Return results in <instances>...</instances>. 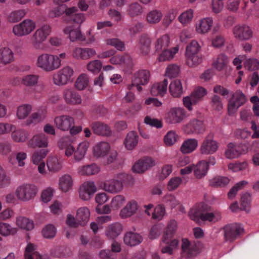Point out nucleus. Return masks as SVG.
I'll return each mask as SVG.
<instances>
[{"label": "nucleus", "instance_id": "nucleus-1", "mask_svg": "<svg viewBox=\"0 0 259 259\" xmlns=\"http://www.w3.org/2000/svg\"><path fill=\"white\" fill-rule=\"evenodd\" d=\"M132 179L131 176L125 174H118L114 178L106 180L103 184V189L106 192L116 193L122 190L123 184L127 180Z\"/></svg>", "mask_w": 259, "mask_h": 259}, {"label": "nucleus", "instance_id": "nucleus-2", "mask_svg": "<svg viewBox=\"0 0 259 259\" xmlns=\"http://www.w3.org/2000/svg\"><path fill=\"white\" fill-rule=\"evenodd\" d=\"M61 61L58 57L48 54H43L38 56L37 65L46 71H51L58 68Z\"/></svg>", "mask_w": 259, "mask_h": 259}, {"label": "nucleus", "instance_id": "nucleus-3", "mask_svg": "<svg viewBox=\"0 0 259 259\" xmlns=\"http://www.w3.org/2000/svg\"><path fill=\"white\" fill-rule=\"evenodd\" d=\"M206 90L202 87H198L195 89L189 96L183 98L184 106L190 111L192 110V106L196 105L201 101L206 95Z\"/></svg>", "mask_w": 259, "mask_h": 259}, {"label": "nucleus", "instance_id": "nucleus-4", "mask_svg": "<svg viewBox=\"0 0 259 259\" xmlns=\"http://www.w3.org/2000/svg\"><path fill=\"white\" fill-rule=\"evenodd\" d=\"M37 188L31 184L23 185L18 187L16 194L19 199L28 201L33 198L37 193Z\"/></svg>", "mask_w": 259, "mask_h": 259}, {"label": "nucleus", "instance_id": "nucleus-5", "mask_svg": "<svg viewBox=\"0 0 259 259\" xmlns=\"http://www.w3.org/2000/svg\"><path fill=\"white\" fill-rule=\"evenodd\" d=\"M73 74V69L69 66H66L54 74L53 82L58 85H64L70 79Z\"/></svg>", "mask_w": 259, "mask_h": 259}, {"label": "nucleus", "instance_id": "nucleus-6", "mask_svg": "<svg viewBox=\"0 0 259 259\" xmlns=\"http://www.w3.org/2000/svg\"><path fill=\"white\" fill-rule=\"evenodd\" d=\"M35 23L29 19L23 21L13 27V32L17 36H21L29 34L35 28Z\"/></svg>", "mask_w": 259, "mask_h": 259}, {"label": "nucleus", "instance_id": "nucleus-7", "mask_svg": "<svg viewBox=\"0 0 259 259\" xmlns=\"http://www.w3.org/2000/svg\"><path fill=\"white\" fill-rule=\"evenodd\" d=\"M51 32V27L44 25L37 29L31 37V42L34 48L38 49L40 44L44 41Z\"/></svg>", "mask_w": 259, "mask_h": 259}, {"label": "nucleus", "instance_id": "nucleus-8", "mask_svg": "<svg viewBox=\"0 0 259 259\" xmlns=\"http://www.w3.org/2000/svg\"><path fill=\"white\" fill-rule=\"evenodd\" d=\"M235 38L239 40H247L252 38L253 31L247 25H236L233 29Z\"/></svg>", "mask_w": 259, "mask_h": 259}, {"label": "nucleus", "instance_id": "nucleus-9", "mask_svg": "<svg viewBox=\"0 0 259 259\" xmlns=\"http://www.w3.org/2000/svg\"><path fill=\"white\" fill-rule=\"evenodd\" d=\"M218 147V142L213 140L212 136L208 135L200 146V152L202 154H212L217 151Z\"/></svg>", "mask_w": 259, "mask_h": 259}, {"label": "nucleus", "instance_id": "nucleus-10", "mask_svg": "<svg viewBox=\"0 0 259 259\" xmlns=\"http://www.w3.org/2000/svg\"><path fill=\"white\" fill-rule=\"evenodd\" d=\"M91 127L93 133L98 136L110 137L112 130L107 124L101 121H95L91 123Z\"/></svg>", "mask_w": 259, "mask_h": 259}, {"label": "nucleus", "instance_id": "nucleus-11", "mask_svg": "<svg viewBox=\"0 0 259 259\" xmlns=\"http://www.w3.org/2000/svg\"><path fill=\"white\" fill-rule=\"evenodd\" d=\"M54 123L58 129L63 131H68L74 124V119L69 115H61L55 118Z\"/></svg>", "mask_w": 259, "mask_h": 259}, {"label": "nucleus", "instance_id": "nucleus-12", "mask_svg": "<svg viewBox=\"0 0 259 259\" xmlns=\"http://www.w3.org/2000/svg\"><path fill=\"white\" fill-rule=\"evenodd\" d=\"M224 230L225 237L228 240H233L244 232V229L236 224L226 225Z\"/></svg>", "mask_w": 259, "mask_h": 259}, {"label": "nucleus", "instance_id": "nucleus-13", "mask_svg": "<svg viewBox=\"0 0 259 259\" xmlns=\"http://www.w3.org/2000/svg\"><path fill=\"white\" fill-rule=\"evenodd\" d=\"M96 191V187L93 182L84 183L79 189V197L83 200H88Z\"/></svg>", "mask_w": 259, "mask_h": 259}, {"label": "nucleus", "instance_id": "nucleus-14", "mask_svg": "<svg viewBox=\"0 0 259 259\" xmlns=\"http://www.w3.org/2000/svg\"><path fill=\"white\" fill-rule=\"evenodd\" d=\"M184 130L188 134L193 133L198 134L205 131V127L203 121L193 119L185 126Z\"/></svg>", "mask_w": 259, "mask_h": 259}, {"label": "nucleus", "instance_id": "nucleus-15", "mask_svg": "<svg viewBox=\"0 0 259 259\" xmlns=\"http://www.w3.org/2000/svg\"><path fill=\"white\" fill-rule=\"evenodd\" d=\"M185 117V112L180 108H173L167 113V120L172 124L181 122Z\"/></svg>", "mask_w": 259, "mask_h": 259}, {"label": "nucleus", "instance_id": "nucleus-16", "mask_svg": "<svg viewBox=\"0 0 259 259\" xmlns=\"http://www.w3.org/2000/svg\"><path fill=\"white\" fill-rule=\"evenodd\" d=\"M150 71L146 69L140 70L135 73L132 85L142 84L144 85L148 83L150 78Z\"/></svg>", "mask_w": 259, "mask_h": 259}, {"label": "nucleus", "instance_id": "nucleus-17", "mask_svg": "<svg viewBox=\"0 0 259 259\" xmlns=\"http://www.w3.org/2000/svg\"><path fill=\"white\" fill-rule=\"evenodd\" d=\"M48 137L44 134H40L34 136L28 141V145L33 148H46L48 146Z\"/></svg>", "mask_w": 259, "mask_h": 259}, {"label": "nucleus", "instance_id": "nucleus-18", "mask_svg": "<svg viewBox=\"0 0 259 259\" xmlns=\"http://www.w3.org/2000/svg\"><path fill=\"white\" fill-rule=\"evenodd\" d=\"M96 54L94 49L91 48H75L72 52V56L76 59L88 60Z\"/></svg>", "mask_w": 259, "mask_h": 259}, {"label": "nucleus", "instance_id": "nucleus-19", "mask_svg": "<svg viewBox=\"0 0 259 259\" xmlns=\"http://www.w3.org/2000/svg\"><path fill=\"white\" fill-rule=\"evenodd\" d=\"M142 240L143 238L141 235L138 233L131 231L126 233L123 238L124 243L130 246H134L138 245Z\"/></svg>", "mask_w": 259, "mask_h": 259}, {"label": "nucleus", "instance_id": "nucleus-20", "mask_svg": "<svg viewBox=\"0 0 259 259\" xmlns=\"http://www.w3.org/2000/svg\"><path fill=\"white\" fill-rule=\"evenodd\" d=\"M206 208H207V205L203 203L195 206L189 212L190 219L196 222H198L203 211L206 210Z\"/></svg>", "mask_w": 259, "mask_h": 259}, {"label": "nucleus", "instance_id": "nucleus-21", "mask_svg": "<svg viewBox=\"0 0 259 259\" xmlns=\"http://www.w3.org/2000/svg\"><path fill=\"white\" fill-rule=\"evenodd\" d=\"M140 50L141 54L144 56L148 55L150 51L151 40L149 36L143 34L139 38Z\"/></svg>", "mask_w": 259, "mask_h": 259}, {"label": "nucleus", "instance_id": "nucleus-22", "mask_svg": "<svg viewBox=\"0 0 259 259\" xmlns=\"http://www.w3.org/2000/svg\"><path fill=\"white\" fill-rule=\"evenodd\" d=\"M122 226L119 223H115L108 226L106 229V235L109 239H114L121 232Z\"/></svg>", "mask_w": 259, "mask_h": 259}, {"label": "nucleus", "instance_id": "nucleus-23", "mask_svg": "<svg viewBox=\"0 0 259 259\" xmlns=\"http://www.w3.org/2000/svg\"><path fill=\"white\" fill-rule=\"evenodd\" d=\"M63 97L68 104H77L81 102L80 97L75 92L70 89H65L63 92Z\"/></svg>", "mask_w": 259, "mask_h": 259}, {"label": "nucleus", "instance_id": "nucleus-24", "mask_svg": "<svg viewBox=\"0 0 259 259\" xmlns=\"http://www.w3.org/2000/svg\"><path fill=\"white\" fill-rule=\"evenodd\" d=\"M169 91L174 98H180L183 93L182 84L180 79H175L169 84Z\"/></svg>", "mask_w": 259, "mask_h": 259}, {"label": "nucleus", "instance_id": "nucleus-25", "mask_svg": "<svg viewBox=\"0 0 259 259\" xmlns=\"http://www.w3.org/2000/svg\"><path fill=\"white\" fill-rule=\"evenodd\" d=\"M208 163L205 161L198 162L195 166H193V171L195 176L197 179H201L206 175L208 169Z\"/></svg>", "mask_w": 259, "mask_h": 259}, {"label": "nucleus", "instance_id": "nucleus-26", "mask_svg": "<svg viewBox=\"0 0 259 259\" xmlns=\"http://www.w3.org/2000/svg\"><path fill=\"white\" fill-rule=\"evenodd\" d=\"M168 81L164 79L162 81L155 83L151 88L150 92L153 96L163 95L167 91Z\"/></svg>", "mask_w": 259, "mask_h": 259}, {"label": "nucleus", "instance_id": "nucleus-27", "mask_svg": "<svg viewBox=\"0 0 259 259\" xmlns=\"http://www.w3.org/2000/svg\"><path fill=\"white\" fill-rule=\"evenodd\" d=\"M138 142V136L135 132L132 131L127 134L124 144L127 149L132 150L136 146Z\"/></svg>", "mask_w": 259, "mask_h": 259}, {"label": "nucleus", "instance_id": "nucleus-28", "mask_svg": "<svg viewBox=\"0 0 259 259\" xmlns=\"http://www.w3.org/2000/svg\"><path fill=\"white\" fill-rule=\"evenodd\" d=\"M90 211L88 208L83 207L79 208L76 213V219L79 225L84 226L88 222L90 218Z\"/></svg>", "mask_w": 259, "mask_h": 259}, {"label": "nucleus", "instance_id": "nucleus-29", "mask_svg": "<svg viewBox=\"0 0 259 259\" xmlns=\"http://www.w3.org/2000/svg\"><path fill=\"white\" fill-rule=\"evenodd\" d=\"M137 209V202L135 201H131L121 210L120 214L122 218L129 217L135 213Z\"/></svg>", "mask_w": 259, "mask_h": 259}, {"label": "nucleus", "instance_id": "nucleus-30", "mask_svg": "<svg viewBox=\"0 0 259 259\" xmlns=\"http://www.w3.org/2000/svg\"><path fill=\"white\" fill-rule=\"evenodd\" d=\"M13 61V53L9 48H4L0 49V63L6 65Z\"/></svg>", "mask_w": 259, "mask_h": 259}, {"label": "nucleus", "instance_id": "nucleus-31", "mask_svg": "<svg viewBox=\"0 0 259 259\" xmlns=\"http://www.w3.org/2000/svg\"><path fill=\"white\" fill-rule=\"evenodd\" d=\"M198 142L195 139H189L185 141L181 146V151L183 153L187 154L193 151L197 147Z\"/></svg>", "mask_w": 259, "mask_h": 259}, {"label": "nucleus", "instance_id": "nucleus-32", "mask_svg": "<svg viewBox=\"0 0 259 259\" xmlns=\"http://www.w3.org/2000/svg\"><path fill=\"white\" fill-rule=\"evenodd\" d=\"M143 12L142 6L138 2L130 4L127 10L128 15L132 18L141 15Z\"/></svg>", "mask_w": 259, "mask_h": 259}, {"label": "nucleus", "instance_id": "nucleus-33", "mask_svg": "<svg viewBox=\"0 0 259 259\" xmlns=\"http://www.w3.org/2000/svg\"><path fill=\"white\" fill-rule=\"evenodd\" d=\"M110 149L109 144L107 142H101L94 148V154L97 157L104 156Z\"/></svg>", "mask_w": 259, "mask_h": 259}, {"label": "nucleus", "instance_id": "nucleus-34", "mask_svg": "<svg viewBox=\"0 0 259 259\" xmlns=\"http://www.w3.org/2000/svg\"><path fill=\"white\" fill-rule=\"evenodd\" d=\"M47 164L49 170L53 172L59 171L62 167L61 162L55 156L48 157Z\"/></svg>", "mask_w": 259, "mask_h": 259}, {"label": "nucleus", "instance_id": "nucleus-35", "mask_svg": "<svg viewBox=\"0 0 259 259\" xmlns=\"http://www.w3.org/2000/svg\"><path fill=\"white\" fill-rule=\"evenodd\" d=\"M169 44V37L167 35H164L157 39L155 42L156 51L160 52L168 49Z\"/></svg>", "mask_w": 259, "mask_h": 259}, {"label": "nucleus", "instance_id": "nucleus-36", "mask_svg": "<svg viewBox=\"0 0 259 259\" xmlns=\"http://www.w3.org/2000/svg\"><path fill=\"white\" fill-rule=\"evenodd\" d=\"M230 179L226 177L218 176L213 178L209 181V186L213 188L224 187L227 186Z\"/></svg>", "mask_w": 259, "mask_h": 259}, {"label": "nucleus", "instance_id": "nucleus-37", "mask_svg": "<svg viewBox=\"0 0 259 259\" xmlns=\"http://www.w3.org/2000/svg\"><path fill=\"white\" fill-rule=\"evenodd\" d=\"M239 147L235 144L230 143L227 145V149L225 151V155L228 159H233L238 157L240 155Z\"/></svg>", "mask_w": 259, "mask_h": 259}, {"label": "nucleus", "instance_id": "nucleus-38", "mask_svg": "<svg viewBox=\"0 0 259 259\" xmlns=\"http://www.w3.org/2000/svg\"><path fill=\"white\" fill-rule=\"evenodd\" d=\"M16 225L20 228L26 230H31L34 228L33 221L24 217L17 218Z\"/></svg>", "mask_w": 259, "mask_h": 259}, {"label": "nucleus", "instance_id": "nucleus-39", "mask_svg": "<svg viewBox=\"0 0 259 259\" xmlns=\"http://www.w3.org/2000/svg\"><path fill=\"white\" fill-rule=\"evenodd\" d=\"M212 24V20L207 18L201 20L199 26L196 27L197 31L201 34L207 32L210 29Z\"/></svg>", "mask_w": 259, "mask_h": 259}, {"label": "nucleus", "instance_id": "nucleus-40", "mask_svg": "<svg viewBox=\"0 0 259 259\" xmlns=\"http://www.w3.org/2000/svg\"><path fill=\"white\" fill-rule=\"evenodd\" d=\"M251 201V195L246 192L242 194L240 198V209L246 212L250 211Z\"/></svg>", "mask_w": 259, "mask_h": 259}, {"label": "nucleus", "instance_id": "nucleus-41", "mask_svg": "<svg viewBox=\"0 0 259 259\" xmlns=\"http://www.w3.org/2000/svg\"><path fill=\"white\" fill-rule=\"evenodd\" d=\"M60 188L64 192L69 191L72 186V180L69 175H65L60 178L59 183Z\"/></svg>", "mask_w": 259, "mask_h": 259}, {"label": "nucleus", "instance_id": "nucleus-42", "mask_svg": "<svg viewBox=\"0 0 259 259\" xmlns=\"http://www.w3.org/2000/svg\"><path fill=\"white\" fill-rule=\"evenodd\" d=\"M162 16L160 11L154 10L147 14L146 19L150 24H156L161 20Z\"/></svg>", "mask_w": 259, "mask_h": 259}, {"label": "nucleus", "instance_id": "nucleus-43", "mask_svg": "<svg viewBox=\"0 0 259 259\" xmlns=\"http://www.w3.org/2000/svg\"><path fill=\"white\" fill-rule=\"evenodd\" d=\"M172 49L174 51H171L170 49H168L161 51V53L159 56V61H166L172 59L175 54L178 52V48L177 47H175L173 48Z\"/></svg>", "mask_w": 259, "mask_h": 259}, {"label": "nucleus", "instance_id": "nucleus-44", "mask_svg": "<svg viewBox=\"0 0 259 259\" xmlns=\"http://www.w3.org/2000/svg\"><path fill=\"white\" fill-rule=\"evenodd\" d=\"M89 83V78L86 74H81L77 78L75 87L78 90H83L87 88Z\"/></svg>", "mask_w": 259, "mask_h": 259}, {"label": "nucleus", "instance_id": "nucleus-45", "mask_svg": "<svg viewBox=\"0 0 259 259\" xmlns=\"http://www.w3.org/2000/svg\"><path fill=\"white\" fill-rule=\"evenodd\" d=\"M87 144L84 143L78 145L76 150L74 149V158L76 161L81 160L84 156L87 150Z\"/></svg>", "mask_w": 259, "mask_h": 259}, {"label": "nucleus", "instance_id": "nucleus-46", "mask_svg": "<svg viewBox=\"0 0 259 259\" xmlns=\"http://www.w3.org/2000/svg\"><path fill=\"white\" fill-rule=\"evenodd\" d=\"M17 228H12L8 224L0 223V234L3 236L14 235L17 233Z\"/></svg>", "mask_w": 259, "mask_h": 259}, {"label": "nucleus", "instance_id": "nucleus-47", "mask_svg": "<svg viewBox=\"0 0 259 259\" xmlns=\"http://www.w3.org/2000/svg\"><path fill=\"white\" fill-rule=\"evenodd\" d=\"M41 233L44 237L51 239L55 237L56 229L53 225L48 224L42 229Z\"/></svg>", "mask_w": 259, "mask_h": 259}, {"label": "nucleus", "instance_id": "nucleus-48", "mask_svg": "<svg viewBox=\"0 0 259 259\" xmlns=\"http://www.w3.org/2000/svg\"><path fill=\"white\" fill-rule=\"evenodd\" d=\"M99 171V168L95 164L83 166L81 170L82 175L91 176L95 175Z\"/></svg>", "mask_w": 259, "mask_h": 259}, {"label": "nucleus", "instance_id": "nucleus-49", "mask_svg": "<svg viewBox=\"0 0 259 259\" xmlns=\"http://www.w3.org/2000/svg\"><path fill=\"white\" fill-rule=\"evenodd\" d=\"M48 150L47 149H41L35 152L32 156V161L35 164H38L43 162L42 159L47 155Z\"/></svg>", "mask_w": 259, "mask_h": 259}, {"label": "nucleus", "instance_id": "nucleus-50", "mask_svg": "<svg viewBox=\"0 0 259 259\" xmlns=\"http://www.w3.org/2000/svg\"><path fill=\"white\" fill-rule=\"evenodd\" d=\"M102 67V63L99 60H95L90 61L87 65V68L89 71L94 73H99Z\"/></svg>", "mask_w": 259, "mask_h": 259}, {"label": "nucleus", "instance_id": "nucleus-51", "mask_svg": "<svg viewBox=\"0 0 259 259\" xmlns=\"http://www.w3.org/2000/svg\"><path fill=\"white\" fill-rule=\"evenodd\" d=\"M31 106L28 104H25L18 107L17 115L19 119H24L30 113Z\"/></svg>", "mask_w": 259, "mask_h": 259}, {"label": "nucleus", "instance_id": "nucleus-52", "mask_svg": "<svg viewBox=\"0 0 259 259\" xmlns=\"http://www.w3.org/2000/svg\"><path fill=\"white\" fill-rule=\"evenodd\" d=\"M25 13L23 10L15 11L11 13L8 17V21L15 23L20 21L25 16Z\"/></svg>", "mask_w": 259, "mask_h": 259}, {"label": "nucleus", "instance_id": "nucleus-53", "mask_svg": "<svg viewBox=\"0 0 259 259\" xmlns=\"http://www.w3.org/2000/svg\"><path fill=\"white\" fill-rule=\"evenodd\" d=\"M106 44L115 47L117 50L123 51L125 50V44L123 41L118 38H113L107 39Z\"/></svg>", "mask_w": 259, "mask_h": 259}, {"label": "nucleus", "instance_id": "nucleus-54", "mask_svg": "<svg viewBox=\"0 0 259 259\" xmlns=\"http://www.w3.org/2000/svg\"><path fill=\"white\" fill-rule=\"evenodd\" d=\"M58 6L49 12V16L51 18L59 17L64 14L65 5L58 4Z\"/></svg>", "mask_w": 259, "mask_h": 259}, {"label": "nucleus", "instance_id": "nucleus-55", "mask_svg": "<svg viewBox=\"0 0 259 259\" xmlns=\"http://www.w3.org/2000/svg\"><path fill=\"white\" fill-rule=\"evenodd\" d=\"M13 140L16 142H24L28 137L27 133L22 130L14 131L12 134Z\"/></svg>", "mask_w": 259, "mask_h": 259}, {"label": "nucleus", "instance_id": "nucleus-56", "mask_svg": "<svg viewBox=\"0 0 259 259\" xmlns=\"http://www.w3.org/2000/svg\"><path fill=\"white\" fill-rule=\"evenodd\" d=\"M244 67L250 71L259 70V61L251 58L246 60L244 63Z\"/></svg>", "mask_w": 259, "mask_h": 259}, {"label": "nucleus", "instance_id": "nucleus-57", "mask_svg": "<svg viewBox=\"0 0 259 259\" xmlns=\"http://www.w3.org/2000/svg\"><path fill=\"white\" fill-rule=\"evenodd\" d=\"M180 72L179 67L176 64L169 65L166 69L165 75L169 78H174L177 77Z\"/></svg>", "mask_w": 259, "mask_h": 259}, {"label": "nucleus", "instance_id": "nucleus-58", "mask_svg": "<svg viewBox=\"0 0 259 259\" xmlns=\"http://www.w3.org/2000/svg\"><path fill=\"white\" fill-rule=\"evenodd\" d=\"M210 104L213 109L215 111H219L223 108V105L221 98L216 95L212 97Z\"/></svg>", "mask_w": 259, "mask_h": 259}, {"label": "nucleus", "instance_id": "nucleus-59", "mask_svg": "<svg viewBox=\"0 0 259 259\" xmlns=\"http://www.w3.org/2000/svg\"><path fill=\"white\" fill-rule=\"evenodd\" d=\"M231 99L235 101L240 106L243 105L247 101L245 96L240 90H238L234 93Z\"/></svg>", "mask_w": 259, "mask_h": 259}, {"label": "nucleus", "instance_id": "nucleus-60", "mask_svg": "<svg viewBox=\"0 0 259 259\" xmlns=\"http://www.w3.org/2000/svg\"><path fill=\"white\" fill-rule=\"evenodd\" d=\"M247 182L244 181H241L235 185L229 191L228 193L229 198H234L238 190L243 188V187L247 184Z\"/></svg>", "mask_w": 259, "mask_h": 259}, {"label": "nucleus", "instance_id": "nucleus-61", "mask_svg": "<svg viewBox=\"0 0 259 259\" xmlns=\"http://www.w3.org/2000/svg\"><path fill=\"white\" fill-rule=\"evenodd\" d=\"M144 122L151 126L159 128L162 127V123L161 120L157 118H152L149 116H146L144 118Z\"/></svg>", "mask_w": 259, "mask_h": 259}, {"label": "nucleus", "instance_id": "nucleus-62", "mask_svg": "<svg viewBox=\"0 0 259 259\" xmlns=\"http://www.w3.org/2000/svg\"><path fill=\"white\" fill-rule=\"evenodd\" d=\"M228 63L227 57L223 54L218 56L217 61L214 63V65L219 70H221Z\"/></svg>", "mask_w": 259, "mask_h": 259}, {"label": "nucleus", "instance_id": "nucleus-63", "mask_svg": "<svg viewBox=\"0 0 259 259\" xmlns=\"http://www.w3.org/2000/svg\"><path fill=\"white\" fill-rule=\"evenodd\" d=\"M199 48L200 47L197 41L196 40H192L186 48V56L197 54L199 51Z\"/></svg>", "mask_w": 259, "mask_h": 259}, {"label": "nucleus", "instance_id": "nucleus-64", "mask_svg": "<svg viewBox=\"0 0 259 259\" xmlns=\"http://www.w3.org/2000/svg\"><path fill=\"white\" fill-rule=\"evenodd\" d=\"M187 63L191 67L198 65L202 61V58L199 57L197 54L187 55Z\"/></svg>", "mask_w": 259, "mask_h": 259}]
</instances>
